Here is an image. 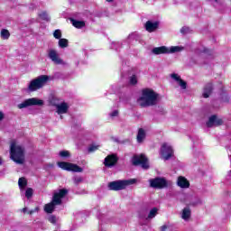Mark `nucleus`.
<instances>
[{
	"label": "nucleus",
	"mask_w": 231,
	"mask_h": 231,
	"mask_svg": "<svg viewBox=\"0 0 231 231\" xmlns=\"http://www.w3.org/2000/svg\"><path fill=\"white\" fill-rule=\"evenodd\" d=\"M161 155L162 156L163 160H171V158L174 156V150L172 149V146L163 143L161 147Z\"/></svg>",
	"instance_id": "nucleus-9"
},
{
	"label": "nucleus",
	"mask_w": 231,
	"mask_h": 231,
	"mask_svg": "<svg viewBox=\"0 0 231 231\" xmlns=\"http://www.w3.org/2000/svg\"><path fill=\"white\" fill-rule=\"evenodd\" d=\"M177 184L180 189H189L190 187V182L183 176L178 178Z\"/></svg>",
	"instance_id": "nucleus-17"
},
{
	"label": "nucleus",
	"mask_w": 231,
	"mask_h": 231,
	"mask_svg": "<svg viewBox=\"0 0 231 231\" xmlns=\"http://www.w3.org/2000/svg\"><path fill=\"white\" fill-rule=\"evenodd\" d=\"M0 165H3V158L0 157Z\"/></svg>",
	"instance_id": "nucleus-43"
},
{
	"label": "nucleus",
	"mask_w": 231,
	"mask_h": 231,
	"mask_svg": "<svg viewBox=\"0 0 231 231\" xmlns=\"http://www.w3.org/2000/svg\"><path fill=\"white\" fill-rule=\"evenodd\" d=\"M118 160L119 158L116 153L109 154L105 158L104 165L105 167L111 169V167H115L116 163H118Z\"/></svg>",
	"instance_id": "nucleus-10"
},
{
	"label": "nucleus",
	"mask_w": 231,
	"mask_h": 231,
	"mask_svg": "<svg viewBox=\"0 0 231 231\" xmlns=\"http://www.w3.org/2000/svg\"><path fill=\"white\" fill-rule=\"evenodd\" d=\"M158 215V208H152L147 217V219H152Z\"/></svg>",
	"instance_id": "nucleus-24"
},
{
	"label": "nucleus",
	"mask_w": 231,
	"mask_h": 231,
	"mask_svg": "<svg viewBox=\"0 0 231 231\" xmlns=\"http://www.w3.org/2000/svg\"><path fill=\"white\" fill-rule=\"evenodd\" d=\"M1 37L2 39H4L5 41L10 39V32L6 29H3L1 31Z\"/></svg>",
	"instance_id": "nucleus-26"
},
{
	"label": "nucleus",
	"mask_w": 231,
	"mask_h": 231,
	"mask_svg": "<svg viewBox=\"0 0 231 231\" xmlns=\"http://www.w3.org/2000/svg\"><path fill=\"white\" fill-rule=\"evenodd\" d=\"M205 53H207V50H204Z\"/></svg>",
	"instance_id": "nucleus-45"
},
{
	"label": "nucleus",
	"mask_w": 231,
	"mask_h": 231,
	"mask_svg": "<svg viewBox=\"0 0 231 231\" xmlns=\"http://www.w3.org/2000/svg\"><path fill=\"white\" fill-rule=\"evenodd\" d=\"M132 165H134V167H138L141 165L142 169L147 171V169L150 168L149 159L143 153L134 154L132 157Z\"/></svg>",
	"instance_id": "nucleus-5"
},
{
	"label": "nucleus",
	"mask_w": 231,
	"mask_h": 231,
	"mask_svg": "<svg viewBox=\"0 0 231 231\" xmlns=\"http://www.w3.org/2000/svg\"><path fill=\"white\" fill-rule=\"evenodd\" d=\"M67 195L68 189H61L59 190V192L53 194L51 202L54 203L55 205H62V198L66 197Z\"/></svg>",
	"instance_id": "nucleus-11"
},
{
	"label": "nucleus",
	"mask_w": 231,
	"mask_h": 231,
	"mask_svg": "<svg viewBox=\"0 0 231 231\" xmlns=\"http://www.w3.org/2000/svg\"><path fill=\"white\" fill-rule=\"evenodd\" d=\"M130 84H132V86H136V84H138V79H136V75H133L130 78Z\"/></svg>",
	"instance_id": "nucleus-33"
},
{
	"label": "nucleus",
	"mask_w": 231,
	"mask_h": 231,
	"mask_svg": "<svg viewBox=\"0 0 231 231\" xmlns=\"http://www.w3.org/2000/svg\"><path fill=\"white\" fill-rule=\"evenodd\" d=\"M171 79H174V80H176L177 82H180V80L181 79V78L176 73L171 74Z\"/></svg>",
	"instance_id": "nucleus-36"
},
{
	"label": "nucleus",
	"mask_w": 231,
	"mask_h": 231,
	"mask_svg": "<svg viewBox=\"0 0 231 231\" xmlns=\"http://www.w3.org/2000/svg\"><path fill=\"white\" fill-rule=\"evenodd\" d=\"M39 17H41V19L42 21H50V17L48 16V13L46 12H42L40 14H39Z\"/></svg>",
	"instance_id": "nucleus-31"
},
{
	"label": "nucleus",
	"mask_w": 231,
	"mask_h": 231,
	"mask_svg": "<svg viewBox=\"0 0 231 231\" xmlns=\"http://www.w3.org/2000/svg\"><path fill=\"white\" fill-rule=\"evenodd\" d=\"M98 149H100V145H97V144H90L88 146V152H95L96 151H98Z\"/></svg>",
	"instance_id": "nucleus-27"
},
{
	"label": "nucleus",
	"mask_w": 231,
	"mask_h": 231,
	"mask_svg": "<svg viewBox=\"0 0 231 231\" xmlns=\"http://www.w3.org/2000/svg\"><path fill=\"white\" fill-rule=\"evenodd\" d=\"M70 23L74 28H77L78 30H80L86 26V22L84 21H79L74 18H70Z\"/></svg>",
	"instance_id": "nucleus-20"
},
{
	"label": "nucleus",
	"mask_w": 231,
	"mask_h": 231,
	"mask_svg": "<svg viewBox=\"0 0 231 231\" xmlns=\"http://www.w3.org/2000/svg\"><path fill=\"white\" fill-rule=\"evenodd\" d=\"M178 51H181V47L173 46L169 49V53H177Z\"/></svg>",
	"instance_id": "nucleus-29"
},
{
	"label": "nucleus",
	"mask_w": 231,
	"mask_h": 231,
	"mask_svg": "<svg viewBox=\"0 0 231 231\" xmlns=\"http://www.w3.org/2000/svg\"><path fill=\"white\" fill-rule=\"evenodd\" d=\"M212 91H214V86L212 85V83H208L204 87L203 97L208 98V97H210V95H212Z\"/></svg>",
	"instance_id": "nucleus-18"
},
{
	"label": "nucleus",
	"mask_w": 231,
	"mask_h": 231,
	"mask_svg": "<svg viewBox=\"0 0 231 231\" xmlns=\"http://www.w3.org/2000/svg\"><path fill=\"white\" fill-rule=\"evenodd\" d=\"M192 216V211L190 210L189 207H186L182 209L181 217L184 221H189L190 217Z\"/></svg>",
	"instance_id": "nucleus-19"
},
{
	"label": "nucleus",
	"mask_w": 231,
	"mask_h": 231,
	"mask_svg": "<svg viewBox=\"0 0 231 231\" xmlns=\"http://www.w3.org/2000/svg\"><path fill=\"white\" fill-rule=\"evenodd\" d=\"M53 37L55 39H60V37H62V32H60V30L58 29V30L54 31Z\"/></svg>",
	"instance_id": "nucleus-34"
},
{
	"label": "nucleus",
	"mask_w": 231,
	"mask_h": 231,
	"mask_svg": "<svg viewBox=\"0 0 231 231\" xmlns=\"http://www.w3.org/2000/svg\"><path fill=\"white\" fill-rule=\"evenodd\" d=\"M179 86H180L182 89H187V82L181 79L179 80Z\"/></svg>",
	"instance_id": "nucleus-35"
},
{
	"label": "nucleus",
	"mask_w": 231,
	"mask_h": 231,
	"mask_svg": "<svg viewBox=\"0 0 231 231\" xmlns=\"http://www.w3.org/2000/svg\"><path fill=\"white\" fill-rule=\"evenodd\" d=\"M110 116H118V110H114L111 114Z\"/></svg>",
	"instance_id": "nucleus-38"
},
{
	"label": "nucleus",
	"mask_w": 231,
	"mask_h": 231,
	"mask_svg": "<svg viewBox=\"0 0 231 231\" xmlns=\"http://www.w3.org/2000/svg\"><path fill=\"white\" fill-rule=\"evenodd\" d=\"M106 3H113L115 0H106Z\"/></svg>",
	"instance_id": "nucleus-42"
},
{
	"label": "nucleus",
	"mask_w": 231,
	"mask_h": 231,
	"mask_svg": "<svg viewBox=\"0 0 231 231\" xmlns=\"http://www.w3.org/2000/svg\"><path fill=\"white\" fill-rule=\"evenodd\" d=\"M32 196H33V189L27 188V189L25 190V198H27V199H30V198H32Z\"/></svg>",
	"instance_id": "nucleus-28"
},
{
	"label": "nucleus",
	"mask_w": 231,
	"mask_h": 231,
	"mask_svg": "<svg viewBox=\"0 0 231 231\" xmlns=\"http://www.w3.org/2000/svg\"><path fill=\"white\" fill-rule=\"evenodd\" d=\"M28 185V180H26V178L22 177L18 180V186L19 189H26V186Z\"/></svg>",
	"instance_id": "nucleus-23"
},
{
	"label": "nucleus",
	"mask_w": 231,
	"mask_h": 231,
	"mask_svg": "<svg viewBox=\"0 0 231 231\" xmlns=\"http://www.w3.org/2000/svg\"><path fill=\"white\" fill-rule=\"evenodd\" d=\"M48 222L51 223V225H57V217L55 215H51L48 217Z\"/></svg>",
	"instance_id": "nucleus-30"
},
{
	"label": "nucleus",
	"mask_w": 231,
	"mask_h": 231,
	"mask_svg": "<svg viewBox=\"0 0 231 231\" xmlns=\"http://www.w3.org/2000/svg\"><path fill=\"white\" fill-rule=\"evenodd\" d=\"M60 156L61 158H69V156H71V153H69V151H61L60 152Z\"/></svg>",
	"instance_id": "nucleus-32"
},
{
	"label": "nucleus",
	"mask_w": 231,
	"mask_h": 231,
	"mask_svg": "<svg viewBox=\"0 0 231 231\" xmlns=\"http://www.w3.org/2000/svg\"><path fill=\"white\" fill-rule=\"evenodd\" d=\"M149 181L150 187H152V189H165V187H168L169 185L167 180L162 177H156L154 179L150 180Z\"/></svg>",
	"instance_id": "nucleus-8"
},
{
	"label": "nucleus",
	"mask_w": 231,
	"mask_h": 231,
	"mask_svg": "<svg viewBox=\"0 0 231 231\" xmlns=\"http://www.w3.org/2000/svg\"><path fill=\"white\" fill-rule=\"evenodd\" d=\"M207 127L211 128L219 127V125H223V119L217 118V116L213 115L208 118V121L206 123Z\"/></svg>",
	"instance_id": "nucleus-12"
},
{
	"label": "nucleus",
	"mask_w": 231,
	"mask_h": 231,
	"mask_svg": "<svg viewBox=\"0 0 231 231\" xmlns=\"http://www.w3.org/2000/svg\"><path fill=\"white\" fill-rule=\"evenodd\" d=\"M167 230V225H163L161 226V231H165Z\"/></svg>",
	"instance_id": "nucleus-40"
},
{
	"label": "nucleus",
	"mask_w": 231,
	"mask_h": 231,
	"mask_svg": "<svg viewBox=\"0 0 231 231\" xmlns=\"http://www.w3.org/2000/svg\"><path fill=\"white\" fill-rule=\"evenodd\" d=\"M48 80H50V76L48 75H41L38 78L32 79L29 86L28 89L29 91H37V89H41L46 86L48 83Z\"/></svg>",
	"instance_id": "nucleus-4"
},
{
	"label": "nucleus",
	"mask_w": 231,
	"mask_h": 231,
	"mask_svg": "<svg viewBox=\"0 0 231 231\" xmlns=\"http://www.w3.org/2000/svg\"><path fill=\"white\" fill-rule=\"evenodd\" d=\"M5 118V114L3 112H0V121Z\"/></svg>",
	"instance_id": "nucleus-41"
},
{
	"label": "nucleus",
	"mask_w": 231,
	"mask_h": 231,
	"mask_svg": "<svg viewBox=\"0 0 231 231\" xmlns=\"http://www.w3.org/2000/svg\"><path fill=\"white\" fill-rule=\"evenodd\" d=\"M48 57L54 62V64H62L63 60L59 57L57 51L51 49L48 51Z\"/></svg>",
	"instance_id": "nucleus-13"
},
{
	"label": "nucleus",
	"mask_w": 231,
	"mask_h": 231,
	"mask_svg": "<svg viewBox=\"0 0 231 231\" xmlns=\"http://www.w3.org/2000/svg\"><path fill=\"white\" fill-rule=\"evenodd\" d=\"M187 32H189V28L188 27H182L180 29V33H187Z\"/></svg>",
	"instance_id": "nucleus-37"
},
{
	"label": "nucleus",
	"mask_w": 231,
	"mask_h": 231,
	"mask_svg": "<svg viewBox=\"0 0 231 231\" xmlns=\"http://www.w3.org/2000/svg\"><path fill=\"white\" fill-rule=\"evenodd\" d=\"M152 53H153V55H167L169 54V48L166 46L154 47L152 50Z\"/></svg>",
	"instance_id": "nucleus-16"
},
{
	"label": "nucleus",
	"mask_w": 231,
	"mask_h": 231,
	"mask_svg": "<svg viewBox=\"0 0 231 231\" xmlns=\"http://www.w3.org/2000/svg\"><path fill=\"white\" fill-rule=\"evenodd\" d=\"M145 140V130L143 128H139L137 134V142L138 143H142Z\"/></svg>",
	"instance_id": "nucleus-21"
},
{
	"label": "nucleus",
	"mask_w": 231,
	"mask_h": 231,
	"mask_svg": "<svg viewBox=\"0 0 231 231\" xmlns=\"http://www.w3.org/2000/svg\"><path fill=\"white\" fill-rule=\"evenodd\" d=\"M10 156L13 162L20 165L24 163V149L15 143H12L10 146Z\"/></svg>",
	"instance_id": "nucleus-2"
},
{
	"label": "nucleus",
	"mask_w": 231,
	"mask_h": 231,
	"mask_svg": "<svg viewBox=\"0 0 231 231\" xmlns=\"http://www.w3.org/2000/svg\"><path fill=\"white\" fill-rule=\"evenodd\" d=\"M26 210H27V208H23V212H24V213H25V212H26Z\"/></svg>",
	"instance_id": "nucleus-44"
},
{
	"label": "nucleus",
	"mask_w": 231,
	"mask_h": 231,
	"mask_svg": "<svg viewBox=\"0 0 231 231\" xmlns=\"http://www.w3.org/2000/svg\"><path fill=\"white\" fill-rule=\"evenodd\" d=\"M134 183H136V179L114 180L108 183V189L115 191L124 190Z\"/></svg>",
	"instance_id": "nucleus-3"
},
{
	"label": "nucleus",
	"mask_w": 231,
	"mask_h": 231,
	"mask_svg": "<svg viewBox=\"0 0 231 231\" xmlns=\"http://www.w3.org/2000/svg\"><path fill=\"white\" fill-rule=\"evenodd\" d=\"M69 41H68V39H66V38H60V40H59V46H60V48H68V46H69Z\"/></svg>",
	"instance_id": "nucleus-25"
},
{
	"label": "nucleus",
	"mask_w": 231,
	"mask_h": 231,
	"mask_svg": "<svg viewBox=\"0 0 231 231\" xmlns=\"http://www.w3.org/2000/svg\"><path fill=\"white\" fill-rule=\"evenodd\" d=\"M33 212H39V208H35V210L29 211L28 214H30L32 216V214H33Z\"/></svg>",
	"instance_id": "nucleus-39"
},
{
	"label": "nucleus",
	"mask_w": 231,
	"mask_h": 231,
	"mask_svg": "<svg viewBox=\"0 0 231 231\" xmlns=\"http://www.w3.org/2000/svg\"><path fill=\"white\" fill-rule=\"evenodd\" d=\"M58 167H60V169H62V171H68V172L84 171V169H82V167L68 162H58Z\"/></svg>",
	"instance_id": "nucleus-6"
},
{
	"label": "nucleus",
	"mask_w": 231,
	"mask_h": 231,
	"mask_svg": "<svg viewBox=\"0 0 231 231\" xmlns=\"http://www.w3.org/2000/svg\"><path fill=\"white\" fill-rule=\"evenodd\" d=\"M55 204L51 202L48 204H45L44 210L47 214H53V210H55Z\"/></svg>",
	"instance_id": "nucleus-22"
},
{
	"label": "nucleus",
	"mask_w": 231,
	"mask_h": 231,
	"mask_svg": "<svg viewBox=\"0 0 231 231\" xmlns=\"http://www.w3.org/2000/svg\"><path fill=\"white\" fill-rule=\"evenodd\" d=\"M144 28L146 32H148L149 33H152L153 32L157 31L158 28H160V23H152V21H147L144 24Z\"/></svg>",
	"instance_id": "nucleus-14"
},
{
	"label": "nucleus",
	"mask_w": 231,
	"mask_h": 231,
	"mask_svg": "<svg viewBox=\"0 0 231 231\" xmlns=\"http://www.w3.org/2000/svg\"><path fill=\"white\" fill-rule=\"evenodd\" d=\"M141 107H151L158 104V93L151 88H143L142 96L137 99Z\"/></svg>",
	"instance_id": "nucleus-1"
},
{
	"label": "nucleus",
	"mask_w": 231,
	"mask_h": 231,
	"mask_svg": "<svg viewBox=\"0 0 231 231\" xmlns=\"http://www.w3.org/2000/svg\"><path fill=\"white\" fill-rule=\"evenodd\" d=\"M30 106H44V101L38 99L37 97L28 98L18 105V109H24L30 107Z\"/></svg>",
	"instance_id": "nucleus-7"
},
{
	"label": "nucleus",
	"mask_w": 231,
	"mask_h": 231,
	"mask_svg": "<svg viewBox=\"0 0 231 231\" xmlns=\"http://www.w3.org/2000/svg\"><path fill=\"white\" fill-rule=\"evenodd\" d=\"M55 107L57 109L56 113H58V115H66L69 109V106L66 102L55 105Z\"/></svg>",
	"instance_id": "nucleus-15"
}]
</instances>
